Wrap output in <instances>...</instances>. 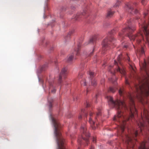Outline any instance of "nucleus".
Here are the masks:
<instances>
[{
    "label": "nucleus",
    "instance_id": "f257e3e1",
    "mask_svg": "<svg viewBox=\"0 0 149 149\" xmlns=\"http://www.w3.org/2000/svg\"><path fill=\"white\" fill-rule=\"evenodd\" d=\"M125 26V28L119 33V36L122 38L123 37V34H127L130 40H134L136 39L138 43H140L141 42V38H143V36L141 33H139L134 36L132 35V32L135 29L134 27L131 25V20L128 21Z\"/></svg>",
    "mask_w": 149,
    "mask_h": 149
},
{
    "label": "nucleus",
    "instance_id": "f03ea898",
    "mask_svg": "<svg viewBox=\"0 0 149 149\" xmlns=\"http://www.w3.org/2000/svg\"><path fill=\"white\" fill-rule=\"evenodd\" d=\"M122 55L121 54H119L117 58V61H116L114 60V64L115 65H116V71H114V72H112L111 70L110 67H112V66H110L109 68V71H110L112 74H114L115 72L116 71L117 72H120L122 75H125L126 72L125 70V68L124 66L122 65V62L120 60L121 59Z\"/></svg>",
    "mask_w": 149,
    "mask_h": 149
},
{
    "label": "nucleus",
    "instance_id": "7ed1b4c3",
    "mask_svg": "<svg viewBox=\"0 0 149 149\" xmlns=\"http://www.w3.org/2000/svg\"><path fill=\"white\" fill-rule=\"evenodd\" d=\"M81 132L82 133L81 138H80L78 139V142L80 145L86 143L85 145H88V139L90 136L89 133L86 130V127L85 125L81 126Z\"/></svg>",
    "mask_w": 149,
    "mask_h": 149
},
{
    "label": "nucleus",
    "instance_id": "20e7f679",
    "mask_svg": "<svg viewBox=\"0 0 149 149\" xmlns=\"http://www.w3.org/2000/svg\"><path fill=\"white\" fill-rule=\"evenodd\" d=\"M114 32V30L110 31L109 33V35L108 37L103 40L102 44L103 51H105V49L107 50L110 47V43H111V44H114L113 42L114 41V39L113 36H111V35Z\"/></svg>",
    "mask_w": 149,
    "mask_h": 149
},
{
    "label": "nucleus",
    "instance_id": "39448f33",
    "mask_svg": "<svg viewBox=\"0 0 149 149\" xmlns=\"http://www.w3.org/2000/svg\"><path fill=\"white\" fill-rule=\"evenodd\" d=\"M98 112L97 113L96 115H94L92 112H90L89 115L85 114V116L87 119L88 118V122L91 125L92 129L94 130L95 129L96 127L95 126V122L94 119L97 118V117L101 115V109L99 108L97 109Z\"/></svg>",
    "mask_w": 149,
    "mask_h": 149
},
{
    "label": "nucleus",
    "instance_id": "423d86ee",
    "mask_svg": "<svg viewBox=\"0 0 149 149\" xmlns=\"http://www.w3.org/2000/svg\"><path fill=\"white\" fill-rule=\"evenodd\" d=\"M81 46V44L79 43L77 45V48L75 50V51L74 54H72L70 55L68 57L67 59V62H70L71 61L73 58V56L74 54H76L77 55H78L79 52L80 50V48Z\"/></svg>",
    "mask_w": 149,
    "mask_h": 149
},
{
    "label": "nucleus",
    "instance_id": "0eeeda50",
    "mask_svg": "<svg viewBox=\"0 0 149 149\" xmlns=\"http://www.w3.org/2000/svg\"><path fill=\"white\" fill-rule=\"evenodd\" d=\"M137 3H127L126 4V7L128 9V12L130 13H133L134 12L135 13H136L138 12V10H134L133 5H134L136 6Z\"/></svg>",
    "mask_w": 149,
    "mask_h": 149
},
{
    "label": "nucleus",
    "instance_id": "6e6552de",
    "mask_svg": "<svg viewBox=\"0 0 149 149\" xmlns=\"http://www.w3.org/2000/svg\"><path fill=\"white\" fill-rule=\"evenodd\" d=\"M88 15V13L85 9L83 10L82 13H78L75 17V19L76 20H79L80 18H82L83 17L84 18H86Z\"/></svg>",
    "mask_w": 149,
    "mask_h": 149
},
{
    "label": "nucleus",
    "instance_id": "1a4fd4ad",
    "mask_svg": "<svg viewBox=\"0 0 149 149\" xmlns=\"http://www.w3.org/2000/svg\"><path fill=\"white\" fill-rule=\"evenodd\" d=\"M67 74L66 69L65 68H63L61 71V72L59 75L58 83L60 84L61 82V79L62 77L65 78Z\"/></svg>",
    "mask_w": 149,
    "mask_h": 149
},
{
    "label": "nucleus",
    "instance_id": "9d476101",
    "mask_svg": "<svg viewBox=\"0 0 149 149\" xmlns=\"http://www.w3.org/2000/svg\"><path fill=\"white\" fill-rule=\"evenodd\" d=\"M89 74L90 76V77L91 79V83L92 85L95 86L96 85V81L93 78V77L94 76V73L93 72H90L89 73Z\"/></svg>",
    "mask_w": 149,
    "mask_h": 149
},
{
    "label": "nucleus",
    "instance_id": "9b49d317",
    "mask_svg": "<svg viewBox=\"0 0 149 149\" xmlns=\"http://www.w3.org/2000/svg\"><path fill=\"white\" fill-rule=\"evenodd\" d=\"M49 91H51V93H54L56 92V89L53 88V83H49Z\"/></svg>",
    "mask_w": 149,
    "mask_h": 149
},
{
    "label": "nucleus",
    "instance_id": "f8f14e48",
    "mask_svg": "<svg viewBox=\"0 0 149 149\" xmlns=\"http://www.w3.org/2000/svg\"><path fill=\"white\" fill-rule=\"evenodd\" d=\"M97 35H95L93 36L90 39L89 41L90 43H94L97 40Z\"/></svg>",
    "mask_w": 149,
    "mask_h": 149
},
{
    "label": "nucleus",
    "instance_id": "ddd939ff",
    "mask_svg": "<svg viewBox=\"0 0 149 149\" xmlns=\"http://www.w3.org/2000/svg\"><path fill=\"white\" fill-rule=\"evenodd\" d=\"M48 101L49 108L50 109L52 107V103L54 101V100L52 97H49L48 98Z\"/></svg>",
    "mask_w": 149,
    "mask_h": 149
},
{
    "label": "nucleus",
    "instance_id": "4468645a",
    "mask_svg": "<svg viewBox=\"0 0 149 149\" xmlns=\"http://www.w3.org/2000/svg\"><path fill=\"white\" fill-rule=\"evenodd\" d=\"M119 94L120 96H124L125 92L123 88H120L118 91Z\"/></svg>",
    "mask_w": 149,
    "mask_h": 149
},
{
    "label": "nucleus",
    "instance_id": "2eb2a0df",
    "mask_svg": "<svg viewBox=\"0 0 149 149\" xmlns=\"http://www.w3.org/2000/svg\"><path fill=\"white\" fill-rule=\"evenodd\" d=\"M114 13V12L111 10H109L108 12L107 17H111Z\"/></svg>",
    "mask_w": 149,
    "mask_h": 149
},
{
    "label": "nucleus",
    "instance_id": "dca6fc26",
    "mask_svg": "<svg viewBox=\"0 0 149 149\" xmlns=\"http://www.w3.org/2000/svg\"><path fill=\"white\" fill-rule=\"evenodd\" d=\"M137 53L139 54H143L144 53L143 48L142 47L141 48L138 50L137 52Z\"/></svg>",
    "mask_w": 149,
    "mask_h": 149
},
{
    "label": "nucleus",
    "instance_id": "f3484780",
    "mask_svg": "<svg viewBox=\"0 0 149 149\" xmlns=\"http://www.w3.org/2000/svg\"><path fill=\"white\" fill-rule=\"evenodd\" d=\"M127 60H128V61L129 62V64L130 66V68L131 69L133 70L134 71V68L133 67V66L132 65V64L131 63H130V59L129 58V57H128L127 58Z\"/></svg>",
    "mask_w": 149,
    "mask_h": 149
},
{
    "label": "nucleus",
    "instance_id": "a211bd4d",
    "mask_svg": "<svg viewBox=\"0 0 149 149\" xmlns=\"http://www.w3.org/2000/svg\"><path fill=\"white\" fill-rule=\"evenodd\" d=\"M116 89L113 87H110L108 90V91L112 93H114Z\"/></svg>",
    "mask_w": 149,
    "mask_h": 149
},
{
    "label": "nucleus",
    "instance_id": "6ab92c4d",
    "mask_svg": "<svg viewBox=\"0 0 149 149\" xmlns=\"http://www.w3.org/2000/svg\"><path fill=\"white\" fill-rule=\"evenodd\" d=\"M81 84L82 85H86V82L85 80H83L81 82Z\"/></svg>",
    "mask_w": 149,
    "mask_h": 149
},
{
    "label": "nucleus",
    "instance_id": "aec40b11",
    "mask_svg": "<svg viewBox=\"0 0 149 149\" xmlns=\"http://www.w3.org/2000/svg\"><path fill=\"white\" fill-rule=\"evenodd\" d=\"M94 49H93V51L92 52H91L90 54H89L88 56H91V55H92V54H93V52H94Z\"/></svg>",
    "mask_w": 149,
    "mask_h": 149
},
{
    "label": "nucleus",
    "instance_id": "412c9836",
    "mask_svg": "<svg viewBox=\"0 0 149 149\" xmlns=\"http://www.w3.org/2000/svg\"><path fill=\"white\" fill-rule=\"evenodd\" d=\"M146 1L145 0H142L141 1V3L143 5H144L146 2Z\"/></svg>",
    "mask_w": 149,
    "mask_h": 149
},
{
    "label": "nucleus",
    "instance_id": "4be33fe9",
    "mask_svg": "<svg viewBox=\"0 0 149 149\" xmlns=\"http://www.w3.org/2000/svg\"><path fill=\"white\" fill-rule=\"evenodd\" d=\"M125 83L127 84H129V82L128 81V80L126 78H125Z\"/></svg>",
    "mask_w": 149,
    "mask_h": 149
},
{
    "label": "nucleus",
    "instance_id": "5701e85b",
    "mask_svg": "<svg viewBox=\"0 0 149 149\" xmlns=\"http://www.w3.org/2000/svg\"><path fill=\"white\" fill-rule=\"evenodd\" d=\"M149 14V12L148 11L147 13H145L144 14V16L145 17L147 15Z\"/></svg>",
    "mask_w": 149,
    "mask_h": 149
},
{
    "label": "nucleus",
    "instance_id": "b1692460",
    "mask_svg": "<svg viewBox=\"0 0 149 149\" xmlns=\"http://www.w3.org/2000/svg\"><path fill=\"white\" fill-rule=\"evenodd\" d=\"M81 113H85V110L84 109H81Z\"/></svg>",
    "mask_w": 149,
    "mask_h": 149
},
{
    "label": "nucleus",
    "instance_id": "393cba45",
    "mask_svg": "<svg viewBox=\"0 0 149 149\" xmlns=\"http://www.w3.org/2000/svg\"><path fill=\"white\" fill-rule=\"evenodd\" d=\"M95 141L96 139L94 137H93V141L94 143L95 142Z\"/></svg>",
    "mask_w": 149,
    "mask_h": 149
},
{
    "label": "nucleus",
    "instance_id": "a878e982",
    "mask_svg": "<svg viewBox=\"0 0 149 149\" xmlns=\"http://www.w3.org/2000/svg\"><path fill=\"white\" fill-rule=\"evenodd\" d=\"M81 118H82L81 114H80L79 115V116L78 118H79V119H81Z\"/></svg>",
    "mask_w": 149,
    "mask_h": 149
},
{
    "label": "nucleus",
    "instance_id": "bb28decb",
    "mask_svg": "<svg viewBox=\"0 0 149 149\" xmlns=\"http://www.w3.org/2000/svg\"><path fill=\"white\" fill-rule=\"evenodd\" d=\"M90 106V104L89 103H87V102L86 104V107H89Z\"/></svg>",
    "mask_w": 149,
    "mask_h": 149
},
{
    "label": "nucleus",
    "instance_id": "cd10ccee",
    "mask_svg": "<svg viewBox=\"0 0 149 149\" xmlns=\"http://www.w3.org/2000/svg\"><path fill=\"white\" fill-rule=\"evenodd\" d=\"M110 80L113 83H114V82H115V81H116V80H115L114 81H113V80H112V79H110Z\"/></svg>",
    "mask_w": 149,
    "mask_h": 149
},
{
    "label": "nucleus",
    "instance_id": "c85d7f7f",
    "mask_svg": "<svg viewBox=\"0 0 149 149\" xmlns=\"http://www.w3.org/2000/svg\"><path fill=\"white\" fill-rule=\"evenodd\" d=\"M90 149H94V148L92 146H91Z\"/></svg>",
    "mask_w": 149,
    "mask_h": 149
},
{
    "label": "nucleus",
    "instance_id": "c756f323",
    "mask_svg": "<svg viewBox=\"0 0 149 149\" xmlns=\"http://www.w3.org/2000/svg\"><path fill=\"white\" fill-rule=\"evenodd\" d=\"M104 82V79L102 80L101 81V83L102 84Z\"/></svg>",
    "mask_w": 149,
    "mask_h": 149
},
{
    "label": "nucleus",
    "instance_id": "7c9ffc66",
    "mask_svg": "<svg viewBox=\"0 0 149 149\" xmlns=\"http://www.w3.org/2000/svg\"><path fill=\"white\" fill-rule=\"evenodd\" d=\"M124 48H127V45H124Z\"/></svg>",
    "mask_w": 149,
    "mask_h": 149
},
{
    "label": "nucleus",
    "instance_id": "2f4dec72",
    "mask_svg": "<svg viewBox=\"0 0 149 149\" xmlns=\"http://www.w3.org/2000/svg\"><path fill=\"white\" fill-rule=\"evenodd\" d=\"M81 74H79V77H80L81 78L80 76H81Z\"/></svg>",
    "mask_w": 149,
    "mask_h": 149
},
{
    "label": "nucleus",
    "instance_id": "473e14b6",
    "mask_svg": "<svg viewBox=\"0 0 149 149\" xmlns=\"http://www.w3.org/2000/svg\"><path fill=\"white\" fill-rule=\"evenodd\" d=\"M115 6V7H117V6H118V4H117V5H116H116H115V6Z\"/></svg>",
    "mask_w": 149,
    "mask_h": 149
},
{
    "label": "nucleus",
    "instance_id": "72a5a7b5",
    "mask_svg": "<svg viewBox=\"0 0 149 149\" xmlns=\"http://www.w3.org/2000/svg\"><path fill=\"white\" fill-rule=\"evenodd\" d=\"M70 34H69L68 35V36H67L68 37H69V36H70Z\"/></svg>",
    "mask_w": 149,
    "mask_h": 149
},
{
    "label": "nucleus",
    "instance_id": "f704fd0d",
    "mask_svg": "<svg viewBox=\"0 0 149 149\" xmlns=\"http://www.w3.org/2000/svg\"><path fill=\"white\" fill-rule=\"evenodd\" d=\"M61 14H59V16H60V17H61L62 16H61Z\"/></svg>",
    "mask_w": 149,
    "mask_h": 149
},
{
    "label": "nucleus",
    "instance_id": "c9c22d12",
    "mask_svg": "<svg viewBox=\"0 0 149 149\" xmlns=\"http://www.w3.org/2000/svg\"><path fill=\"white\" fill-rule=\"evenodd\" d=\"M102 53H104H104H105V51H102Z\"/></svg>",
    "mask_w": 149,
    "mask_h": 149
},
{
    "label": "nucleus",
    "instance_id": "e433bc0d",
    "mask_svg": "<svg viewBox=\"0 0 149 149\" xmlns=\"http://www.w3.org/2000/svg\"><path fill=\"white\" fill-rule=\"evenodd\" d=\"M62 11H64V9H63V8H62Z\"/></svg>",
    "mask_w": 149,
    "mask_h": 149
},
{
    "label": "nucleus",
    "instance_id": "4c0bfd02",
    "mask_svg": "<svg viewBox=\"0 0 149 149\" xmlns=\"http://www.w3.org/2000/svg\"><path fill=\"white\" fill-rule=\"evenodd\" d=\"M46 45H47L48 43V42H46Z\"/></svg>",
    "mask_w": 149,
    "mask_h": 149
},
{
    "label": "nucleus",
    "instance_id": "58836bf2",
    "mask_svg": "<svg viewBox=\"0 0 149 149\" xmlns=\"http://www.w3.org/2000/svg\"><path fill=\"white\" fill-rule=\"evenodd\" d=\"M97 95H95V97L96 98V97H97Z\"/></svg>",
    "mask_w": 149,
    "mask_h": 149
},
{
    "label": "nucleus",
    "instance_id": "ea45409f",
    "mask_svg": "<svg viewBox=\"0 0 149 149\" xmlns=\"http://www.w3.org/2000/svg\"><path fill=\"white\" fill-rule=\"evenodd\" d=\"M77 149H80V147H78Z\"/></svg>",
    "mask_w": 149,
    "mask_h": 149
},
{
    "label": "nucleus",
    "instance_id": "a19ab883",
    "mask_svg": "<svg viewBox=\"0 0 149 149\" xmlns=\"http://www.w3.org/2000/svg\"><path fill=\"white\" fill-rule=\"evenodd\" d=\"M68 118H70V116H68Z\"/></svg>",
    "mask_w": 149,
    "mask_h": 149
},
{
    "label": "nucleus",
    "instance_id": "79ce46f5",
    "mask_svg": "<svg viewBox=\"0 0 149 149\" xmlns=\"http://www.w3.org/2000/svg\"><path fill=\"white\" fill-rule=\"evenodd\" d=\"M88 91V90H87V92Z\"/></svg>",
    "mask_w": 149,
    "mask_h": 149
}]
</instances>
